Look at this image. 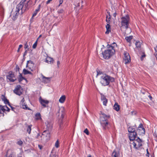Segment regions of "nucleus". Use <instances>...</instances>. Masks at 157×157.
<instances>
[{
	"label": "nucleus",
	"instance_id": "obj_58",
	"mask_svg": "<svg viewBox=\"0 0 157 157\" xmlns=\"http://www.w3.org/2000/svg\"><path fill=\"white\" fill-rule=\"evenodd\" d=\"M60 62L59 61H58L57 62V65H58V66L60 64Z\"/></svg>",
	"mask_w": 157,
	"mask_h": 157
},
{
	"label": "nucleus",
	"instance_id": "obj_41",
	"mask_svg": "<svg viewBox=\"0 0 157 157\" xmlns=\"http://www.w3.org/2000/svg\"><path fill=\"white\" fill-rule=\"evenodd\" d=\"M17 144L19 145H21L23 144V142L21 140H19L17 142Z\"/></svg>",
	"mask_w": 157,
	"mask_h": 157
},
{
	"label": "nucleus",
	"instance_id": "obj_21",
	"mask_svg": "<svg viewBox=\"0 0 157 157\" xmlns=\"http://www.w3.org/2000/svg\"><path fill=\"white\" fill-rule=\"evenodd\" d=\"M120 106L118 105V103L117 102H116L113 106V108L117 111H118L120 109Z\"/></svg>",
	"mask_w": 157,
	"mask_h": 157
},
{
	"label": "nucleus",
	"instance_id": "obj_32",
	"mask_svg": "<svg viewBox=\"0 0 157 157\" xmlns=\"http://www.w3.org/2000/svg\"><path fill=\"white\" fill-rule=\"evenodd\" d=\"M6 107V106H2L0 105V109L4 113L6 111V109L4 108V107Z\"/></svg>",
	"mask_w": 157,
	"mask_h": 157
},
{
	"label": "nucleus",
	"instance_id": "obj_28",
	"mask_svg": "<svg viewBox=\"0 0 157 157\" xmlns=\"http://www.w3.org/2000/svg\"><path fill=\"white\" fill-rule=\"evenodd\" d=\"M132 38L133 36H130L126 37L125 39L127 42L130 43L131 42V40L132 39Z\"/></svg>",
	"mask_w": 157,
	"mask_h": 157
},
{
	"label": "nucleus",
	"instance_id": "obj_49",
	"mask_svg": "<svg viewBox=\"0 0 157 157\" xmlns=\"http://www.w3.org/2000/svg\"><path fill=\"white\" fill-rule=\"evenodd\" d=\"M146 151H147V154H146V155L147 156H149V152H148V149H147L146 150Z\"/></svg>",
	"mask_w": 157,
	"mask_h": 157
},
{
	"label": "nucleus",
	"instance_id": "obj_46",
	"mask_svg": "<svg viewBox=\"0 0 157 157\" xmlns=\"http://www.w3.org/2000/svg\"><path fill=\"white\" fill-rule=\"evenodd\" d=\"M145 57V54H144L142 55L141 57H140V59L141 60H143V58Z\"/></svg>",
	"mask_w": 157,
	"mask_h": 157
},
{
	"label": "nucleus",
	"instance_id": "obj_60",
	"mask_svg": "<svg viewBox=\"0 0 157 157\" xmlns=\"http://www.w3.org/2000/svg\"><path fill=\"white\" fill-rule=\"evenodd\" d=\"M38 147H39L41 149H42V147L40 145H38Z\"/></svg>",
	"mask_w": 157,
	"mask_h": 157
},
{
	"label": "nucleus",
	"instance_id": "obj_42",
	"mask_svg": "<svg viewBox=\"0 0 157 157\" xmlns=\"http://www.w3.org/2000/svg\"><path fill=\"white\" fill-rule=\"evenodd\" d=\"M84 132L86 133L87 135H89V131L87 128H86L84 131Z\"/></svg>",
	"mask_w": 157,
	"mask_h": 157
},
{
	"label": "nucleus",
	"instance_id": "obj_24",
	"mask_svg": "<svg viewBox=\"0 0 157 157\" xmlns=\"http://www.w3.org/2000/svg\"><path fill=\"white\" fill-rule=\"evenodd\" d=\"M128 131L129 133H132V132H135V129L133 127V126H131L128 128Z\"/></svg>",
	"mask_w": 157,
	"mask_h": 157
},
{
	"label": "nucleus",
	"instance_id": "obj_8",
	"mask_svg": "<svg viewBox=\"0 0 157 157\" xmlns=\"http://www.w3.org/2000/svg\"><path fill=\"white\" fill-rule=\"evenodd\" d=\"M26 0H21V2L23 1V6L22 9L23 10V12L26 10H28L29 7L32 4V1L31 0H29L27 2H25Z\"/></svg>",
	"mask_w": 157,
	"mask_h": 157
},
{
	"label": "nucleus",
	"instance_id": "obj_4",
	"mask_svg": "<svg viewBox=\"0 0 157 157\" xmlns=\"http://www.w3.org/2000/svg\"><path fill=\"white\" fill-rule=\"evenodd\" d=\"M130 20V18L128 15L122 17L121 18V27L126 29H128L129 26Z\"/></svg>",
	"mask_w": 157,
	"mask_h": 157
},
{
	"label": "nucleus",
	"instance_id": "obj_38",
	"mask_svg": "<svg viewBox=\"0 0 157 157\" xmlns=\"http://www.w3.org/2000/svg\"><path fill=\"white\" fill-rule=\"evenodd\" d=\"M102 101H103V105L105 106H106L107 105V102H108V101H107V99H105V100H103Z\"/></svg>",
	"mask_w": 157,
	"mask_h": 157
},
{
	"label": "nucleus",
	"instance_id": "obj_26",
	"mask_svg": "<svg viewBox=\"0 0 157 157\" xmlns=\"http://www.w3.org/2000/svg\"><path fill=\"white\" fill-rule=\"evenodd\" d=\"M65 95L62 96L59 100V101L61 103H63L65 100Z\"/></svg>",
	"mask_w": 157,
	"mask_h": 157
},
{
	"label": "nucleus",
	"instance_id": "obj_36",
	"mask_svg": "<svg viewBox=\"0 0 157 157\" xmlns=\"http://www.w3.org/2000/svg\"><path fill=\"white\" fill-rule=\"evenodd\" d=\"M97 76L98 75H102L103 74H104L103 72L102 71H100L99 70H97Z\"/></svg>",
	"mask_w": 157,
	"mask_h": 157
},
{
	"label": "nucleus",
	"instance_id": "obj_47",
	"mask_svg": "<svg viewBox=\"0 0 157 157\" xmlns=\"http://www.w3.org/2000/svg\"><path fill=\"white\" fill-rule=\"evenodd\" d=\"M63 2V0H60L59 1V6L60 5H61L62 3Z\"/></svg>",
	"mask_w": 157,
	"mask_h": 157
},
{
	"label": "nucleus",
	"instance_id": "obj_64",
	"mask_svg": "<svg viewBox=\"0 0 157 157\" xmlns=\"http://www.w3.org/2000/svg\"><path fill=\"white\" fill-rule=\"evenodd\" d=\"M41 36H42L41 35H40L39 36V37H38V38L37 40H38L39 38H40V37H41Z\"/></svg>",
	"mask_w": 157,
	"mask_h": 157
},
{
	"label": "nucleus",
	"instance_id": "obj_48",
	"mask_svg": "<svg viewBox=\"0 0 157 157\" xmlns=\"http://www.w3.org/2000/svg\"><path fill=\"white\" fill-rule=\"evenodd\" d=\"M10 107H11V110L13 111H14V109H15V108L12 106H11L10 105H9Z\"/></svg>",
	"mask_w": 157,
	"mask_h": 157
},
{
	"label": "nucleus",
	"instance_id": "obj_63",
	"mask_svg": "<svg viewBox=\"0 0 157 157\" xmlns=\"http://www.w3.org/2000/svg\"><path fill=\"white\" fill-rule=\"evenodd\" d=\"M57 24H56V23H55V24H54V25H53V26H57Z\"/></svg>",
	"mask_w": 157,
	"mask_h": 157
},
{
	"label": "nucleus",
	"instance_id": "obj_44",
	"mask_svg": "<svg viewBox=\"0 0 157 157\" xmlns=\"http://www.w3.org/2000/svg\"><path fill=\"white\" fill-rule=\"evenodd\" d=\"M22 45H21V44H20L19 45V47H18V50H17V52H19V51H20V49L22 48Z\"/></svg>",
	"mask_w": 157,
	"mask_h": 157
},
{
	"label": "nucleus",
	"instance_id": "obj_7",
	"mask_svg": "<svg viewBox=\"0 0 157 157\" xmlns=\"http://www.w3.org/2000/svg\"><path fill=\"white\" fill-rule=\"evenodd\" d=\"M133 141L132 143L131 144L133 145L135 149H138L142 146V140L139 138L138 137L136 139H135Z\"/></svg>",
	"mask_w": 157,
	"mask_h": 157
},
{
	"label": "nucleus",
	"instance_id": "obj_29",
	"mask_svg": "<svg viewBox=\"0 0 157 157\" xmlns=\"http://www.w3.org/2000/svg\"><path fill=\"white\" fill-rule=\"evenodd\" d=\"M23 74L25 75H27L28 74H29L32 75H33L32 72H30L29 71H27L25 69H24L23 70Z\"/></svg>",
	"mask_w": 157,
	"mask_h": 157
},
{
	"label": "nucleus",
	"instance_id": "obj_11",
	"mask_svg": "<svg viewBox=\"0 0 157 157\" xmlns=\"http://www.w3.org/2000/svg\"><path fill=\"white\" fill-rule=\"evenodd\" d=\"M14 93L17 95L20 96L22 94V89L20 85H17L13 90Z\"/></svg>",
	"mask_w": 157,
	"mask_h": 157
},
{
	"label": "nucleus",
	"instance_id": "obj_13",
	"mask_svg": "<svg viewBox=\"0 0 157 157\" xmlns=\"http://www.w3.org/2000/svg\"><path fill=\"white\" fill-rule=\"evenodd\" d=\"M34 64L33 62L30 60L28 61L27 63L26 67H28L29 70H30L31 71H33V67H34Z\"/></svg>",
	"mask_w": 157,
	"mask_h": 157
},
{
	"label": "nucleus",
	"instance_id": "obj_23",
	"mask_svg": "<svg viewBox=\"0 0 157 157\" xmlns=\"http://www.w3.org/2000/svg\"><path fill=\"white\" fill-rule=\"evenodd\" d=\"M53 60L52 58L49 57H47L46 59V61L48 63H53Z\"/></svg>",
	"mask_w": 157,
	"mask_h": 157
},
{
	"label": "nucleus",
	"instance_id": "obj_61",
	"mask_svg": "<svg viewBox=\"0 0 157 157\" xmlns=\"http://www.w3.org/2000/svg\"><path fill=\"white\" fill-rule=\"evenodd\" d=\"M154 49L155 50H156V49H157V45L155 48Z\"/></svg>",
	"mask_w": 157,
	"mask_h": 157
},
{
	"label": "nucleus",
	"instance_id": "obj_51",
	"mask_svg": "<svg viewBox=\"0 0 157 157\" xmlns=\"http://www.w3.org/2000/svg\"><path fill=\"white\" fill-rule=\"evenodd\" d=\"M6 107L7 109V110H6V111H7L8 112H9L10 111V109L8 108L6 105Z\"/></svg>",
	"mask_w": 157,
	"mask_h": 157
},
{
	"label": "nucleus",
	"instance_id": "obj_2",
	"mask_svg": "<svg viewBox=\"0 0 157 157\" xmlns=\"http://www.w3.org/2000/svg\"><path fill=\"white\" fill-rule=\"evenodd\" d=\"M114 81L115 79L113 77L106 74H103L100 77V82L104 86H108L110 82H113Z\"/></svg>",
	"mask_w": 157,
	"mask_h": 157
},
{
	"label": "nucleus",
	"instance_id": "obj_16",
	"mask_svg": "<svg viewBox=\"0 0 157 157\" xmlns=\"http://www.w3.org/2000/svg\"><path fill=\"white\" fill-rule=\"evenodd\" d=\"M58 113L59 114L58 116H59L60 115L62 118H63L65 114L64 109L63 108H61L59 110Z\"/></svg>",
	"mask_w": 157,
	"mask_h": 157
},
{
	"label": "nucleus",
	"instance_id": "obj_19",
	"mask_svg": "<svg viewBox=\"0 0 157 157\" xmlns=\"http://www.w3.org/2000/svg\"><path fill=\"white\" fill-rule=\"evenodd\" d=\"M46 124L47 128V130H49V131L50 132L52 128V124L51 123L48 121L46 123Z\"/></svg>",
	"mask_w": 157,
	"mask_h": 157
},
{
	"label": "nucleus",
	"instance_id": "obj_55",
	"mask_svg": "<svg viewBox=\"0 0 157 157\" xmlns=\"http://www.w3.org/2000/svg\"><path fill=\"white\" fill-rule=\"evenodd\" d=\"M154 55L155 56V57L156 58V59L157 60V52L155 53Z\"/></svg>",
	"mask_w": 157,
	"mask_h": 157
},
{
	"label": "nucleus",
	"instance_id": "obj_18",
	"mask_svg": "<svg viewBox=\"0 0 157 157\" xmlns=\"http://www.w3.org/2000/svg\"><path fill=\"white\" fill-rule=\"evenodd\" d=\"M2 97L1 98V99L4 103L6 104H7L9 105H10V104L9 100L3 95H2Z\"/></svg>",
	"mask_w": 157,
	"mask_h": 157
},
{
	"label": "nucleus",
	"instance_id": "obj_35",
	"mask_svg": "<svg viewBox=\"0 0 157 157\" xmlns=\"http://www.w3.org/2000/svg\"><path fill=\"white\" fill-rule=\"evenodd\" d=\"M22 107L24 109H25L29 110H30V109L28 107V106L27 105H22Z\"/></svg>",
	"mask_w": 157,
	"mask_h": 157
},
{
	"label": "nucleus",
	"instance_id": "obj_33",
	"mask_svg": "<svg viewBox=\"0 0 157 157\" xmlns=\"http://www.w3.org/2000/svg\"><path fill=\"white\" fill-rule=\"evenodd\" d=\"M135 44L137 48H139L140 47L141 43L139 41L136 42Z\"/></svg>",
	"mask_w": 157,
	"mask_h": 157
},
{
	"label": "nucleus",
	"instance_id": "obj_5",
	"mask_svg": "<svg viewBox=\"0 0 157 157\" xmlns=\"http://www.w3.org/2000/svg\"><path fill=\"white\" fill-rule=\"evenodd\" d=\"M23 1L21 2L20 3L18 4L16 6L17 10L15 11V14L13 15L12 17L13 20H15L17 17V16L19 14V11L20 10H21V13H23V10L22 9L23 6Z\"/></svg>",
	"mask_w": 157,
	"mask_h": 157
},
{
	"label": "nucleus",
	"instance_id": "obj_15",
	"mask_svg": "<svg viewBox=\"0 0 157 157\" xmlns=\"http://www.w3.org/2000/svg\"><path fill=\"white\" fill-rule=\"evenodd\" d=\"M137 132H134L132 133H129V138L130 141H133L135 139L137 136Z\"/></svg>",
	"mask_w": 157,
	"mask_h": 157
},
{
	"label": "nucleus",
	"instance_id": "obj_56",
	"mask_svg": "<svg viewBox=\"0 0 157 157\" xmlns=\"http://www.w3.org/2000/svg\"><path fill=\"white\" fill-rule=\"evenodd\" d=\"M117 14V13L116 12L114 13L113 14V16L114 17H116V15Z\"/></svg>",
	"mask_w": 157,
	"mask_h": 157
},
{
	"label": "nucleus",
	"instance_id": "obj_1",
	"mask_svg": "<svg viewBox=\"0 0 157 157\" xmlns=\"http://www.w3.org/2000/svg\"><path fill=\"white\" fill-rule=\"evenodd\" d=\"M118 49V46L115 42L108 44L107 49L102 53L103 58L105 59H109L115 54Z\"/></svg>",
	"mask_w": 157,
	"mask_h": 157
},
{
	"label": "nucleus",
	"instance_id": "obj_59",
	"mask_svg": "<svg viewBox=\"0 0 157 157\" xmlns=\"http://www.w3.org/2000/svg\"><path fill=\"white\" fill-rule=\"evenodd\" d=\"M9 157H12V154H10L9 155Z\"/></svg>",
	"mask_w": 157,
	"mask_h": 157
},
{
	"label": "nucleus",
	"instance_id": "obj_62",
	"mask_svg": "<svg viewBox=\"0 0 157 157\" xmlns=\"http://www.w3.org/2000/svg\"><path fill=\"white\" fill-rule=\"evenodd\" d=\"M87 157H92V156L90 155H88Z\"/></svg>",
	"mask_w": 157,
	"mask_h": 157
},
{
	"label": "nucleus",
	"instance_id": "obj_52",
	"mask_svg": "<svg viewBox=\"0 0 157 157\" xmlns=\"http://www.w3.org/2000/svg\"><path fill=\"white\" fill-rule=\"evenodd\" d=\"M148 97L150 99V100H152V98L151 95H149L148 96Z\"/></svg>",
	"mask_w": 157,
	"mask_h": 157
},
{
	"label": "nucleus",
	"instance_id": "obj_6",
	"mask_svg": "<svg viewBox=\"0 0 157 157\" xmlns=\"http://www.w3.org/2000/svg\"><path fill=\"white\" fill-rule=\"evenodd\" d=\"M40 137L41 138V140L47 141L50 138V132L49 130L44 131L42 133Z\"/></svg>",
	"mask_w": 157,
	"mask_h": 157
},
{
	"label": "nucleus",
	"instance_id": "obj_53",
	"mask_svg": "<svg viewBox=\"0 0 157 157\" xmlns=\"http://www.w3.org/2000/svg\"><path fill=\"white\" fill-rule=\"evenodd\" d=\"M108 14L109 15V19H111V16L110 15V13L109 12H107Z\"/></svg>",
	"mask_w": 157,
	"mask_h": 157
},
{
	"label": "nucleus",
	"instance_id": "obj_54",
	"mask_svg": "<svg viewBox=\"0 0 157 157\" xmlns=\"http://www.w3.org/2000/svg\"><path fill=\"white\" fill-rule=\"evenodd\" d=\"M40 136V133H38V134H37V135L36 137V138L38 139V138H39V137Z\"/></svg>",
	"mask_w": 157,
	"mask_h": 157
},
{
	"label": "nucleus",
	"instance_id": "obj_30",
	"mask_svg": "<svg viewBox=\"0 0 157 157\" xmlns=\"http://www.w3.org/2000/svg\"><path fill=\"white\" fill-rule=\"evenodd\" d=\"M25 78L22 76L21 74H20L19 75V78L18 79V81L19 82H21L23 79H25Z\"/></svg>",
	"mask_w": 157,
	"mask_h": 157
},
{
	"label": "nucleus",
	"instance_id": "obj_31",
	"mask_svg": "<svg viewBox=\"0 0 157 157\" xmlns=\"http://www.w3.org/2000/svg\"><path fill=\"white\" fill-rule=\"evenodd\" d=\"M112 157H118V154L114 150L112 154Z\"/></svg>",
	"mask_w": 157,
	"mask_h": 157
},
{
	"label": "nucleus",
	"instance_id": "obj_20",
	"mask_svg": "<svg viewBox=\"0 0 157 157\" xmlns=\"http://www.w3.org/2000/svg\"><path fill=\"white\" fill-rule=\"evenodd\" d=\"M40 6H41V5L40 4L38 6V8L37 9H36L35 10V11L34 12V13H33V15L32 18H33L37 14L38 12L39 11Z\"/></svg>",
	"mask_w": 157,
	"mask_h": 157
},
{
	"label": "nucleus",
	"instance_id": "obj_17",
	"mask_svg": "<svg viewBox=\"0 0 157 157\" xmlns=\"http://www.w3.org/2000/svg\"><path fill=\"white\" fill-rule=\"evenodd\" d=\"M43 82L45 83H47L50 82L51 78L46 77L43 75H42Z\"/></svg>",
	"mask_w": 157,
	"mask_h": 157
},
{
	"label": "nucleus",
	"instance_id": "obj_34",
	"mask_svg": "<svg viewBox=\"0 0 157 157\" xmlns=\"http://www.w3.org/2000/svg\"><path fill=\"white\" fill-rule=\"evenodd\" d=\"M55 146L57 148H58L59 147V143L58 140H57L56 141L55 144Z\"/></svg>",
	"mask_w": 157,
	"mask_h": 157
},
{
	"label": "nucleus",
	"instance_id": "obj_25",
	"mask_svg": "<svg viewBox=\"0 0 157 157\" xmlns=\"http://www.w3.org/2000/svg\"><path fill=\"white\" fill-rule=\"evenodd\" d=\"M35 119L37 120H41L42 119L41 117V115L40 113H36L35 115Z\"/></svg>",
	"mask_w": 157,
	"mask_h": 157
},
{
	"label": "nucleus",
	"instance_id": "obj_39",
	"mask_svg": "<svg viewBox=\"0 0 157 157\" xmlns=\"http://www.w3.org/2000/svg\"><path fill=\"white\" fill-rule=\"evenodd\" d=\"M110 19H109V17H108V16H106V22L108 23L107 24H109L110 23Z\"/></svg>",
	"mask_w": 157,
	"mask_h": 157
},
{
	"label": "nucleus",
	"instance_id": "obj_22",
	"mask_svg": "<svg viewBox=\"0 0 157 157\" xmlns=\"http://www.w3.org/2000/svg\"><path fill=\"white\" fill-rule=\"evenodd\" d=\"M106 31L105 33L106 34H108L109 32H111V28L109 24H107L106 25Z\"/></svg>",
	"mask_w": 157,
	"mask_h": 157
},
{
	"label": "nucleus",
	"instance_id": "obj_27",
	"mask_svg": "<svg viewBox=\"0 0 157 157\" xmlns=\"http://www.w3.org/2000/svg\"><path fill=\"white\" fill-rule=\"evenodd\" d=\"M32 126V125H27L26 127L27 131L29 134H30L31 133Z\"/></svg>",
	"mask_w": 157,
	"mask_h": 157
},
{
	"label": "nucleus",
	"instance_id": "obj_9",
	"mask_svg": "<svg viewBox=\"0 0 157 157\" xmlns=\"http://www.w3.org/2000/svg\"><path fill=\"white\" fill-rule=\"evenodd\" d=\"M145 132V129L142 124H140L137 129V133L140 135L143 136Z\"/></svg>",
	"mask_w": 157,
	"mask_h": 157
},
{
	"label": "nucleus",
	"instance_id": "obj_57",
	"mask_svg": "<svg viewBox=\"0 0 157 157\" xmlns=\"http://www.w3.org/2000/svg\"><path fill=\"white\" fill-rule=\"evenodd\" d=\"M27 54V51H25L24 54V56H25Z\"/></svg>",
	"mask_w": 157,
	"mask_h": 157
},
{
	"label": "nucleus",
	"instance_id": "obj_43",
	"mask_svg": "<svg viewBox=\"0 0 157 157\" xmlns=\"http://www.w3.org/2000/svg\"><path fill=\"white\" fill-rule=\"evenodd\" d=\"M64 12V10L63 9H60L58 11V12L59 13H63Z\"/></svg>",
	"mask_w": 157,
	"mask_h": 157
},
{
	"label": "nucleus",
	"instance_id": "obj_12",
	"mask_svg": "<svg viewBox=\"0 0 157 157\" xmlns=\"http://www.w3.org/2000/svg\"><path fill=\"white\" fill-rule=\"evenodd\" d=\"M124 56L123 58L124 63L125 64L128 63H130L131 59L129 54L127 52H124Z\"/></svg>",
	"mask_w": 157,
	"mask_h": 157
},
{
	"label": "nucleus",
	"instance_id": "obj_14",
	"mask_svg": "<svg viewBox=\"0 0 157 157\" xmlns=\"http://www.w3.org/2000/svg\"><path fill=\"white\" fill-rule=\"evenodd\" d=\"M39 101L41 104L44 108L46 107V105H48L49 103L48 101L44 100L41 97L40 98Z\"/></svg>",
	"mask_w": 157,
	"mask_h": 157
},
{
	"label": "nucleus",
	"instance_id": "obj_3",
	"mask_svg": "<svg viewBox=\"0 0 157 157\" xmlns=\"http://www.w3.org/2000/svg\"><path fill=\"white\" fill-rule=\"evenodd\" d=\"M100 121L101 124L104 129H106L109 123L108 121V119L110 118V116L109 115H107L104 113L101 112Z\"/></svg>",
	"mask_w": 157,
	"mask_h": 157
},
{
	"label": "nucleus",
	"instance_id": "obj_40",
	"mask_svg": "<svg viewBox=\"0 0 157 157\" xmlns=\"http://www.w3.org/2000/svg\"><path fill=\"white\" fill-rule=\"evenodd\" d=\"M106 99L105 96L103 94H101V99L102 101L104 100H105Z\"/></svg>",
	"mask_w": 157,
	"mask_h": 157
},
{
	"label": "nucleus",
	"instance_id": "obj_45",
	"mask_svg": "<svg viewBox=\"0 0 157 157\" xmlns=\"http://www.w3.org/2000/svg\"><path fill=\"white\" fill-rule=\"evenodd\" d=\"M29 46L28 44H27V43H26V44H25V45L24 48L25 49L27 48H28Z\"/></svg>",
	"mask_w": 157,
	"mask_h": 157
},
{
	"label": "nucleus",
	"instance_id": "obj_50",
	"mask_svg": "<svg viewBox=\"0 0 157 157\" xmlns=\"http://www.w3.org/2000/svg\"><path fill=\"white\" fill-rule=\"evenodd\" d=\"M52 0H48L46 2V4H48L50 3V2Z\"/></svg>",
	"mask_w": 157,
	"mask_h": 157
},
{
	"label": "nucleus",
	"instance_id": "obj_37",
	"mask_svg": "<svg viewBox=\"0 0 157 157\" xmlns=\"http://www.w3.org/2000/svg\"><path fill=\"white\" fill-rule=\"evenodd\" d=\"M37 40L36 41L33 46V48L34 49L35 48L37 45Z\"/></svg>",
	"mask_w": 157,
	"mask_h": 157
},
{
	"label": "nucleus",
	"instance_id": "obj_10",
	"mask_svg": "<svg viewBox=\"0 0 157 157\" xmlns=\"http://www.w3.org/2000/svg\"><path fill=\"white\" fill-rule=\"evenodd\" d=\"M6 77L7 80L11 82H13L16 80L14 74L12 72H9L8 75H6Z\"/></svg>",
	"mask_w": 157,
	"mask_h": 157
}]
</instances>
